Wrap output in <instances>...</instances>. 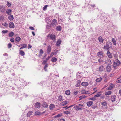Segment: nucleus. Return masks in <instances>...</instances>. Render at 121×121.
<instances>
[{"label":"nucleus","mask_w":121,"mask_h":121,"mask_svg":"<svg viewBox=\"0 0 121 121\" xmlns=\"http://www.w3.org/2000/svg\"><path fill=\"white\" fill-rule=\"evenodd\" d=\"M12 46V45L11 43H10L8 45V47L9 48H11Z\"/></svg>","instance_id":"50"},{"label":"nucleus","mask_w":121,"mask_h":121,"mask_svg":"<svg viewBox=\"0 0 121 121\" xmlns=\"http://www.w3.org/2000/svg\"><path fill=\"white\" fill-rule=\"evenodd\" d=\"M116 96L115 95H113L111 96V100L112 102L114 101L115 100Z\"/></svg>","instance_id":"11"},{"label":"nucleus","mask_w":121,"mask_h":121,"mask_svg":"<svg viewBox=\"0 0 121 121\" xmlns=\"http://www.w3.org/2000/svg\"><path fill=\"white\" fill-rule=\"evenodd\" d=\"M40 104L39 103L37 102L35 104L34 106L35 107L39 108H40Z\"/></svg>","instance_id":"7"},{"label":"nucleus","mask_w":121,"mask_h":121,"mask_svg":"<svg viewBox=\"0 0 121 121\" xmlns=\"http://www.w3.org/2000/svg\"><path fill=\"white\" fill-rule=\"evenodd\" d=\"M19 53L22 56H24L25 54V53L22 50H20Z\"/></svg>","instance_id":"30"},{"label":"nucleus","mask_w":121,"mask_h":121,"mask_svg":"<svg viewBox=\"0 0 121 121\" xmlns=\"http://www.w3.org/2000/svg\"><path fill=\"white\" fill-rule=\"evenodd\" d=\"M8 19H12L13 20L14 19V18L13 17V15H10L8 17Z\"/></svg>","instance_id":"38"},{"label":"nucleus","mask_w":121,"mask_h":121,"mask_svg":"<svg viewBox=\"0 0 121 121\" xmlns=\"http://www.w3.org/2000/svg\"><path fill=\"white\" fill-rule=\"evenodd\" d=\"M14 35V33L13 32H11L9 33V36L11 37L13 36Z\"/></svg>","instance_id":"34"},{"label":"nucleus","mask_w":121,"mask_h":121,"mask_svg":"<svg viewBox=\"0 0 121 121\" xmlns=\"http://www.w3.org/2000/svg\"><path fill=\"white\" fill-rule=\"evenodd\" d=\"M49 107L50 109H52L54 107V105L53 104H51L50 105Z\"/></svg>","instance_id":"39"},{"label":"nucleus","mask_w":121,"mask_h":121,"mask_svg":"<svg viewBox=\"0 0 121 121\" xmlns=\"http://www.w3.org/2000/svg\"><path fill=\"white\" fill-rule=\"evenodd\" d=\"M106 70L108 72H110L112 70L111 66L109 65H107L106 67Z\"/></svg>","instance_id":"8"},{"label":"nucleus","mask_w":121,"mask_h":121,"mask_svg":"<svg viewBox=\"0 0 121 121\" xmlns=\"http://www.w3.org/2000/svg\"><path fill=\"white\" fill-rule=\"evenodd\" d=\"M62 96L61 95H60L58 97V100L60 101H61L62 100Z\"/></svg>","instance_id":"40"},{"label":"nucleus","mask_w":121,"mask_h":121,"mask_svg":"<svg viewBox=\"0 0 121 121\" xmlns=\"http://www.w3.org/2000/svg\"><path fill=\"white\" fill-rule=\"evenodd\" d=\"M39 52V56H41L42 54L43 53V51L42 49H40V50Z\"/></svg>","instance_id":"26"},{"label":"nucleus","mask_w":121,"mask_h":121,"mask_svg":"<svg viewBox=\"0 0 121 121\" xmlns=\"http://www.w3.org/2000/svg\"><path fill=\"white\" fill-rule=\"evenodd\" d=\"M64 113L66 114H68L70 113L69 111H66L64 112Z\"/></svg>","instance_id":"49"},{"label":"nucleus","mask_w":121,"mask_h":121,"mask_svg":"<svg viewBox=\"0 0 121 121\" xmlns=\"http://www.w3.org/2000/svg\"><path fill=\"white\" fill-rule=\"evenodd\" d=\"M61 41L60 39H59L57 41L56 43V46H57L58 47L61 44Z\"/></svg>","instance_id":"14"},{"label":"nucleus","mask_w":121,"mask_h":121,"mask_svg":"<svg viewBox=\"0 0 121 121\" xmlns=\"http://www.w3.org/2000/svg\"><path fill=\"white\" fill-rule=\"evenodd\" d=\"M86 97L85 96L83 95H82V96H81L79 97V100L82 99L83 98H85Z\"/></svg>","instance_id":"42"},{"label":"nucleus","mask_w":121,"mask_h":121,"mask_svg":"<svg viewBox=\"0 0 121 121\" xmlns=\"http://www.w3.org/2000/svg\"><path fill=\"white\" fill-rule=\"evenodd\" d=\"M77 106H78L77 108H78L82 107L83 106V105L81 104H79L77 105Z\"/></svg>","instance_id":"44"},{"label":"nucleus","mask_w":121,"mask_h":121,"mask_svg":"<svg viewBox=\"0 0 121 121\" xmlns=\"http://www.w3.org/2000/svg\"><path fill=\"white\" fill-rule=\"evenodd\" d=\"M88 83L85 82H83L81 83V85L84 86H88Z\"/></svg>","instance_id":"18"},{"label":"nucleus","mask_w":121,"mask_h":121,"mask_svg":"<svg viewBox=\"0 0 121 121\" xmlns=\"http://www.w3.org/2000/svg\"><path fill=\"white\" fill-rule=\"evenodd\" d=\"M29 28L32 30H35V28L31 26L29 27Z\"/></svg>","instance_id":"61"},{"label":"nucleus","mask_w":121,"mask_h":121,"mask_svg":"<svg viewBox=\"0 0 121 121\" xmlns=\"http://www.w3.org/2000/svg\"><path fill=\"white\" fill-rule=\"evenodd\" d=\"M113 87L112 86H110L108 87L107 88L108 89L111 90L112 89Z\"/></svg>","instance_id":"56"},{"label":"nucleus","mask_w":121,"mask_h":121,"mask_svg":"<svg viewBox=\"0 0 121 121\" xmlns=\"http://www.w3.org/2000/svg\"><path fill=\"white\" fill-rule=\"evenodd\" d=\"M57 59L55 57H53L51 60V61L53 62H55L57 61Z\"/></svg>","instance_id":"28"},{"label":"nucleus","mask_w":121,"mask_h":121,"mask_svg":"<svg viewBox=\"0 0 121 121\" xmlns=\"http://www.w3.org/2000/svg\"><path fill=\"white\" fill-rule=\"evenodd\" d=\"M81 81L80 80H78L77 84L75 85L76 87H78L80 85Z\"/></svg>","instance_id":"32"},{"label":"nucleus","mask_w":121,"mask_h":121,"mask_svg":"<svg viewBox=\"0 0 121 121\" xmlns=\"http://www.w3.org/2000/svg\"><path fill=\"white\" fill-rule=\"evenodd\" d=\"M119 41V42H121V37H120L118 38Z\"/></svg>","instance_id":"64"},{"label":"nucleus","mask_w":121,"mask_h":121,"mask_svg":"<svg viewBox=\"0 0 121 121\" xmlns=\"http://www.w3.org/2000/svg\"><path fill=\"white\" fill-rule=\"evenodd\" d=\"M82 93L85 94H89V93L88 91H86L84 90H83L82 91Z\"/></svg>","instance_id":"25"},{"label":"nucleus","mask_w":121,"mask_h":121,"mask_svg":"<svg viewBox=\"0 0 121 121\" xmlns=\"http://www.w3.org/2000/svg\"><path fill=\"white\" fill-rule=\"evenodd\" d=\"M51 27V25L50 24L49 25H47L46 28H47L49 29H50Z\"/></svg>","instance_id":"57"},{"label":"nucleus","mask_w":121,"mask_h":121,"mask_svg":"<svg viewBox=\"0 0 121 121\" xmlns=\"http://www.w3.org/2000/svg\"><path fill=\"white\" fill-rule=\"evenodd\" d=\"M103 52H98L97 53L98 56L100 58H103L104 57V56L103 55Z\"/></svg>","instance_id":"4"},{"label":"nucleus","mask_w":121,"mask_h":121,"mask_svg":"<svg viewBox=\"0 0 121 121\" xmlns=\"http://www.w3.org/2000/svg\"><path fill=\"white\" fill-rule=\"evenodd\" d=\"M112 42L113 44L116 46L117 44V43L115 39L114 38H112Z\"/></svg>","instance_id":"19"},{"label":"nucleus","mask_w":121,"mask_h":121,"mask_svg":"<svg viewBox=\"0 0 121 121\" xmlns=\"http://www.w3.org/2000/svg\"><path fill=\"white\" fill-rule=\"evenodd\" d=\"M6 5L8 7H10L12 5L8 1L7 2Z\"/></svg>","instance_id":"37"},{"label":"nucleus","mask_w":121,"mask_h":121,"mask_svg":"<svg viewBox=\"0 0 121 121\" xmlns=\"http://www.w3.org/2000/svg\"><path fill=\"white\" fill-rule=\"evenodd\" d=\"M9 27L11 28H13L14 27V25L13 23L12 22H11L9 24Z\"/></svg>","instance_id":"12"},{"label":"nucleus","mask_w":121,"mask_h":121,"mask_svg":"<svg viewBox=\"0 0 121 121\" xmlns=\"http://www.w3.org/2000/svg\"><path fill=\"white\" fill-rule=\"evenodd\" d=\"M51 51V47L50 45L48 46L47 48V53L49 54Z\"/></svg>","instance_id":"10"},{"label":"nucleus","mask_w":121,"mask_h":121,"mask_svg":"<svg viewBox=\"0 0 121 121\" xmlns=\"http://www.w3.org/2000/svg\"><path fill=\"white\" fill-rule=\"evenodd\" d=\"M105 64L108 65H110L112 63L111 60L109 59H108L105 61Z\"/></svg>","instance_id":"6"},{"label":"nucleus","mask_w":121,"mask_h":121,"mask_svg":"<svg viewBox=\"0 0 121 121\" xmlns=\"http://www.w3.org/2000/svg\"><path fill=\"white\" fill-rule=\"evenodd\" d=\"M21 45V46H22L20 48V49H21L24 48H26L27 47V45L26 44H22Z\"/></svg>","instance_id":"21"},{"label":"nucleus","mask_w":121,"mask_h":121,"mask_svg":"<svg viewBox=\"0 0 121 121\" xmlns=\"http://www.w3.org/2000/svg\"><path fill=\"white\" fill-rule=\"evenodd\" d=\"M48 64H46L44 67V69L45 71H46L47 70L46 68L48 67Z\"/></svg>","instance_id":"36"},{"label":"nucleus","mask_w":121,"mask_h":121,"mask_svg":"<svg viewBox=\"0 0 121 121\" xmlns=\"http://www.w3.org/2000/svg\"><path fill=\"white\" fill-rule=\"evenodd\" d=\"M121 82V79L118 80L116 82V83H119Z\"/></svg>","instance_id":"58"},{"label":"nucleus","mask_w":121,"mask_h":121,"mask_svg":"<svg viewBox=\"0 0 121 121\" xmlns=\"http://www.w3.org/2000/svg\"><path fill=\"white\" fill-rule=\"evenodd\" d=\"M121 63L120 61L118 59H116L115 61H114L113 64V67L114 69H116L117 66H119Z\"/></svg>","instance_id":"1"},{"label":"nucleus","mask_w":121,"mask_h":121,"mask_svg":"<svg viewBox=\"0 0 121 121\" xmlns=\"http://www.w3.org/2000/svg\"><path fill=\"white\" fill-rule=\"evenodd\" d=\"M67 101H63L60 104V105L61 106H64L65 105L67 104Z\"/></svg>","instance_id":"24"},{"label":"nucleus","mask_w":121,"mask_h":121,"mask_svg":"<svg viewBox=\"0 0 121 121\" xmlns=\"http://www.w3.org/2000/svg\"><path fill=\"white\" fill-rule=\"evenodd\" d=\"M109 48L108 46L107 45H105L104 47V49H106L108 51V50L109 49Z\"/></svg>","instance_id":"35"},{"label":"nucleus","mask_w":121,"mask_h":121,"mask_svg":"<svg viewBox=\"0 0 121 121\" xmlns=\"http://www.w3.org/2000/svg\"><path fill=\"white\" fill-rule=\"evenodd\" d=\"M5 9L4 8H3L1 10V11L2 13H4L5 12Z\"/></svg>","instance_id":"60"},{"label":"nucleus","mask_w":121,"mask_h":121,"mask_svg":"<svg viewBox=\"0 0 121 121\" xmlns=\"http://www.w3.org/2000/svg\"><path fill=\"white\" fill-rule=\"evenodd\" d=\"M32 111H29L28 113L27 114V117H29L30 116V115H31L32 113Z\"/></svg>","instance_id":"27"},{"label":"nucleus","mask_w":121,"mask_h":121,"mask_svg":"<svg viewBox=\"0 0 121 121\" xmlns=\"http://www.w3.org/2000/svg\"><path fill=\"white\" fill-rule=\"evenodd\" d=\"M100 95H101V94H97L94 95V97H95V98L96 97H99L100 96Z\"/></svg>","instance_id":"48"},{"label":"nucleus","mask_w":121,"mask_h":121,"mask_svg":"<svg viewBox=\"0 0 121 121\" xmlns=\"http://www.w3.org/2000/svg\"><path fill=\"white\" fill-rule=\"evenodd\" d=\"M8 31L7 30H3L2 31V33H7Z\"/></svg>","instance_id":"47"},{"label":"nucleus","mask_w":121,"mask_h":121,"mask_svg":"<svg viewBox=\"0 0 121 121\" xmlns=\"http://www.w3.org/2000/svg\"><path fill=\"white\" fill-rule=\"evenodd\" d=\"M62 116V114L61 113L60 114L57 115L56 116H55V117H60L61 116Z\"/></svg>","instance_id":"45"},{"label":"nucleus","mask_w":121,"mask_h":121,"mask_svg":"<svg viewBox=\"0 0 121 121\" xmlns=\"http://www.w3.org/2000/svg\"><path fill=\"white\" fill-rule=\"evenodd\" d=\"M107 55L108 58H112V53H111L109 51H107Z\"/></svg>","instance_id":"9"},{"label":"nucleus","mask_w":121,"mask_h":121,"mask_svg":"<svg viewBox=\"0 0 121 121\" xmlns=\"http://www.w3.org/2000/svg\"><path fill=\"white\" fill-rule=\"evenodd\" d=\"M56 29L57 30L60 31L61 30V27L60 26H58L56 27Z\"/></svg>","instance_id":"22"},{"label":"nucleus","mask_w":121,"mask_h":121,"mask_svg":"<svg viewBox=\"0 0 121 121\" xmlns=\"http://www.w3.org/2000/svg\"><path fill=\"white\" fill-rule=\"evenodd\" d=\"M98 39L99 42L102 43H103L104 39H102L101 36H99L98 37Z\"/></svg>","instance_id":"15"},{"label":"nucleus","mask_w":121,"mask_h":121,"mask_svg":"<svg viewBox=\"0 0 121 121\" xmlns=\"http://www.w3.org/2000/svg\"><path fill=\"white\" fill-rule=\"evenodd\" d=\"M56 23L57 21L55 19H53L51 23L52 26L53 27H54L56 25Z\"/></svg>","instance_id":"5"},{"label":"nucleus","mask_w":121,"mask_h":121,"mask_svg":"<svg viewBox=\"0 0 121 121\" xmlns=\"http://www.w3.org/2000/svg\"><path fill=\"white\" fill-rule=\"evenodd\" d=\"M93 102L91 101L87 102L86 103L87 105L89 107H90L93 104Z\"/></svg>","instance_id":"16"},{"label":"nucleus","mask_w":121,"mask_h":121,"mask_svg":"<svg viewBox=\"0 0 121 121\" xmlns=\"http://www.w3.org/2000/svg\"><path fill=\"white\" fill-rule=\"evenodd\" d=\"M47 38L48 39H50L52 40H55L56 39V36L54 35L49 34L48 35Z\"/></svg>","instance_id":"2"},{"label":"nucleus","mask_w":121,"mask_h":121,"mask_svg":"<svg viewBox=\"0 0 121 121\" xmlns=\"http://www.w3.org/2000/svg\"><path fill=\"white\" fill-rule=\"evenodd\" d=\"M32 47V46L30 45V44H29L28 45V49H29L30 48H31Z\"/></svg>","instance_id":"63"},{"label":"nucleus","mask_w":121,"mask_h":121,"mask_svg":"<svg viewBox=\"0 0 121 121\" xmlns=\"http://www.w3.org/2000/svg\"><path fill=\"white\" fill-rule=\"evenodd\" d=\"M106 44L108 46L109 48H111L112 47V45L111 42L109 41H107L106 42Z\"/></svg>","instance_id":"3"},{"label":"nucleus","mask_w":121,"mask_h":121,"mask_svg":"<svg viewBox=\"0 0 121 121\" xmlns=\"http://www.w3.org/2000/svg\"><path fill=\"white\" fill-rule=\"evenodd\" d=\"M42 106L45 108H47L48 106V105L46 102H44L42 104Z\"/></svg>","instance_id":"20"},{"label":"nucleus","mask_w":121,"mask_h":121,"mask_svg":"<svg viewBox=\"0 0 121 121\" xmlns=\"http://www.w3.org/2000/svg\"><path fill=\"white\" fill-rule=\"evenodd\" d=\"M65 93L67 95H69L70 94V92L69 90L66 91H65Z\"/></svg>","instance_id":"33"},{"label":"nucleus","mask_w":121,"mask_h":121,"mask_svg":"<svg viewBox=\"0 0 121 121\" xmlns=\"http://www.w3.org/2000/svg\"><path fill=\"white\" fill-rule=\"evenodd\" d=\"M14 39L13 38H11L10 39V40L12 42H14Z\"/></svg>","instance_id":"62"},{"label":"nucleus","mask_w":121,"mask_h":121,"mask_svg":"<svg viewBox=\"0 0 121 121\" xmlns=\"http://www.w3.org/2000/svg\"><path fill=\"white\" fill-rule=\"evenodd\" d=\"M12 10L11 9H8L7 10L6 13L9 15H10L12 12Z\"/></svg>","instance_id":"23"},{"label":"nucleus","mask_w":121,"mask_h":121,"mask_svg":"<svg viewBox=\"0 0 121 121\" xmlns=\"http://www.w3.org/2000/svg\"><path fill=\"white\" fill-rule=\"evenodd\" d=\"M49 6V5H45L43 8V10H45L47 9V7L48 6Z\"/></svg>","instance_id":"43"},{"label":"nucleus","mask_w":121,"mask_h":121,"mask_svg":"<svg viewBox=\"0 0 121 121\" xmlns=\"http://www.w3.org/2000/svg\"><path fill=\"white\" fill-rule=\"evenodd\" d=\"M47 62V61L45 60L43 61V62L42 63V64L43 65H45Z\"/></svg>","instance_id":"59"},{"label":"nucleus","mask_w":121,"mask_h":121,"mask_svg":"<svg viewBox=\"0 0 121 121\" xmlns=\"http://www.w3.org/2000/svg\"><path fill=\"white\" fill-rule=\"evenodd\" d=\"M112 93V92L111 91H108L106 92L105 93V95H110Z\"/></svg>","instance_id":"31"},{"label":"nucleus","mask_w":121,"mask_h":121,"mask_svg":"<svg viewBox=\"0 0 121 121\" xmlns=\"http://www.w3.org/2000/svg\"><path fill=\"white\" fill-rule=\"evenodd\" d=\"M95 98L94 97H93L89 99V100H95Z\"/></svg>","instance_id":"54"},{"label":"nucleus","mask_w":121,"mask_h":121,"mask_svg":"<svg viewBox=\"0 0 121 121\" xmlns=\"http://www.w3.org/2000/svg\"><path fill=\"white\" fill-rule=\"evenodd\" d=\"M114 57L115 58L116 60V59H117V55L116 54H114Z\"/></svg>","instance_id":"55"},{"label":"nucleus","mask_w":121,"mask_h":121,"mask_svg":"<svg viewBox=\"0 0 121 121\" xmlns=\"http://www.w3.org/2000/svg\"><path fill=\"white\" fill-rule=\"evenodd\" d=\"M82 108H82V107L79 108H78L76 109V111H79V110H80V111L82 110Z\"/></svg>","instance_id":"53"},{"label":"nucleus","mask_w":121,"mask_h":121,"mask_svg":"<svg viewBox=\"0 0 121 121\" xmlns=\"http://www.w3.org/2000/svg\"><path fill=\"white\" fill-rule=\"evenodd\" d=\"M21 40V38L19 37H16L15 39V41L16 42H19Z\"/></svg>","instance_id":"13"},{"label":"nucleus","mask_w":121,"mask_h":121,"mask_svg":"<svg viewBox=\"0 0 121 121\" xmlns=\"http://www.w3.org/2000/svg\"><path fill=\"white\" fill-rule=\"evenodd\" d=\"M2 25L6 27L8 25V24L6 23H4L2 24Z\"/></svg>","instance_id":"51"},{"label":"nucleus","mask_w":121,"mask_h":121,"mask_svg":"<svg viewBox=\"0 0 121 121\" xmlns=\"http://www.w3.org/2000/svg\"><path fill=\"white\" fill-rule=\"evenodd\" d=\"M35 114L36 115H40L41 114V113L39 112L36 111L35 112Z\"/></svg>","instance_id":"41"},{"label":"nucleus","mask_w":121,"mask_h":121,"mask_svg":"<svg viewBox=\"0 0 121 121\" xmlns=\"http://www.w3.org/2000/svg\"><path fill=\"white\" fill-rule=\"evenodd\" d=\"M102 79V78L101 77L98 78L96 80V81L97 82H99L101 81Z\"/></svg>","instance_id":"29"},{"label":"nucleus","mask_w":121,"mask_h":121,"mask_svg":"<svg viewBox=\"0 0 121 121\" xmlns=\"http://www.w3.org/2000/svg\"><path fill=\"white\" fill-rule=\"evenodd\" d=\"M102 104L103 106H105L106 105L107 103L106 102H104L102 103Z\"/></svg>","instance_id":"46"},{"label":"nucleus","mask_w":121,"mask_h":121,"mask_svg":"<svg viewBox=\"0 0 121 121\" xmlns=\"http://www.w3.org/2000/svg\"><path fill=\"white\" fill-rule=\"evenodd\" d=\"M99 71L100 72H101L103 71L104 70V68L103 66L101 65L99 67Z\"/></svg>","instance_id":"17"},{"label":"nucleus","mask_w":121,"mask_h":121,"mask_svg":"<svg viewBox=\"0 0 121 121\" xmlns=\"http://www.w3.org/2000/svg\"><path fill=\"white\" fill-rule=\"evenodd\" d=\"M78 91H74L73 93V94L74 95H76L78 93Z\"/></svg>","instance_id":"52"}]
</instances>
